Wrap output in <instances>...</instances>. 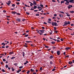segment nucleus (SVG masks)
Here are the masks:
<instances>
[{
  "label": "nucleus",
  "instance_id": "1",
  "mask_svg": "<svg viewBox=\"0 0 74 74\" xmlns=\"http://www.w3.org/2000/svg\"><path fill=\"white\" fill-rule=\"evenodd\" d=\"M67 25H70V21L66 22H64V24L63 25V26H66Z\"/></svg>",
  "mask_w": 74,
  "mask_h": 74
},
{
  "label": "nucleus",
  "instance_id": "2",
  "mask_svg": "<svg viewBox=\"0 0 74 74\" xmlns=\"http://www.w3.org/2000/svg\"><path fill=\"white\" fill-rule=\"evenodd\" d=\"M71 7H73V5H69L68 7V9H70L71 8Z\"/></svg>",
  "mask_w": 74,
  "mask_h": 74
},
{
  "label": "nucleus",
  "instance_id": "3",
  "mask_svg": "<svg viewBox=\"0 0 74 74\" xmlns=\"http://www.w3.org/2000/svg\"><path fill=\"white\" fill-rule=\"evenodd\" d=\"M57 53L58 55H60V51H58L57 52Z\"/></svg>",
  "mask_w": 74,
  "mask_h": 74
},
{
  "label": "nucleus",
  "instance_id": "4",
  "mask_svg": "<svg viewBox=\"0 0 74 74\" xmlns=\"http://www.w3.org/2000/svg\"><path fill=\"white\" fill-rule=\"evenodd\" d=\"M73 1H74V0H70V1H69V2L71 3H74Z\"/></svg>",
  "mask_w": 74,
  "mask_h": 74
},
{
  "label": "nucleus",
  "instance_id": "5",
  "mask_svg": "<svg viewBox=\"0 0 74 74\" xmlns=\"http://www.w3.org/2000/svg\"><path fill=\"white\" fill-rule=\"evenodd\" d=\"M11 1H9L8 2V3L6 2V4H11Z\"/></svg>",
  "mask_w": 74,
  "mask_h": 74
},
{
  "label": "nucleus",
  "instance_id": "6",
  "mask_svg": "<svg viewBox=\"0 0 74 74\" xmlns=\"http://www.w3.org/2000/svg\"><path fill=\"white\" fill-rule=\"evenodd\" d=\"M59 16L61 18H63V16L62 15V14L61 15V14H59Z\"/></svg>",
  "mask_w": 74,
  "mask_h": 74
},
{
  "label": "nucleus",
  "instance_id": "7",
  "mask_svg": "<svg viewBox=\"0 0 74 74\" xmlns=\"http://www.w3.org/2000/svg\"><path fill=\"white\" fill-rule=\"evenodd\" d=\"M29 63V62H28V61H26L24 63V65H26V64H27V63Z\"/></svg>",
  "mask_w": 74,
  "mask_h": 74
},
{
  "label": "nucleus",
  "instance_id": "8",
  "mask_svg": "<svg viewBox=\"0 0 74 74\" xmlns=\"http://www.w3.org/2000/svg\"><path fill=\"white\" fill-rule=\"evenodd\" d=\"M16 21H18V22H20L21 21V19H20V18L17 19Z\"/></svg>",
  "mask_w": 74,
  "mask_h": 74
},
{
  "label": "nucleus",
  "instance_id": "9",
  "mask_svg": "<svg viewBox=\"0 0 74 74\" xmlns=\"http://www.w3.org/2000/svg\"><path fill=\"white\" fill-rule=\"evenodd\" d=\"M39 31H40V32H41V33H44V32L45 31L43 30H39Z\"/></svg>",
  "mask_w": 74,
  "mask_h": 74
},
{
  "label": "nucleus",
  "instance_id": "10",
  "mask_svg": "<svg viewBox=\"0 0 74 74\" xmlns=\"http://www.w3.org/2000/svg\"><path fill=\"white\" fill-rule=\"evenodd\" d=\"M70 48H71L70 47H66L65 48V49L66 50H68V49H70Z\"/></svg>",
  "mask_w": 74,
  "mask_h": 74
},
{
  "label": "nucleus",
  "instance_id": "11",
  "mask_svg": "<svg viewBox=\"0 0 74 74\" xmlns=\"http://www.w3.org/2000/svg\"><path fill=\"white\" fill-rule=\"evenodd\" d=\"M2 45H3V46H5V43H2L1 44Z\"/></svg>",
  "mask_w": 74,
  "mask_h": 74
},
{
  "label": "nucleus",
  "instance_id": "12",
  "mask_svg": "<svg viewBox=\"0 0 74 74\" xmlns=\"http://www.w3.org/2000/svg\"><path fill=\"white\" fill-rule=\"evenodd\" d=\"M33 4H34L35 5H37V3L35 1H34V2H33Z\"/></svg>",
  "mask_w": 74,
  "mask_h": 74
},
{
  "label": "nucleus",
  "instance_id": "13",
  "mask_svg": "<svg viewBox=\"0 0 74 74\" xmlns=\"http://www.w3.org/2000/svg\"><path fill=\"white\" fill-rule=\"evenodd\" d=\"M22 55H23V57H24V56H25V52H23Z\"/></svg>",
  "mask_w": 74,
  "mask_h": 74
},
{
  "label": "nucleus",
  "instance_id": "14",
  "mask_svg": "<svg viewBox=\"0 0 74 74\" xmlns=\"http://www.w3.org/2000/svg\"><path fill=\"white\" fill-rule=\"evenodd\" d=\"M30 71H31V72H34V69H30Z\"/></svg>",
  "mask_w": 74,
  "mask_h": 74
},
{
  "label": "nucleus",
  "instance_id": "15",
  "mask_svg": "<svg viewBox=\"0 0 74 74\" xmlns=\"http://www.w3.org/2000/svg\"><path fill=\"white\" fill-rule=\"evenodd\" d=\"M53 56H51L49 58L50 59H52V58H53Z\"/></svg>",
  "mask_w": 74,
  "mask_h": 74
},
{
  "label": "nucleus",
  "instance_id": "16",
  "mask_svg": "<svg viewBox=\"0 0 74 74\" xmlns=\"http://www.w3.org/2000/svg\"><path fill=\"white\" fill-rule=\"evenodd\" d=\"M13 53H14L13 52H10L9 53V55H12V54H13Z\"/></svg>",
  "mask_w": 74,
  "mask_h": 74
},
{
  "label": "nucleus",
  "instance_id": "17",
  "mask_svg": "<svg viewBox=\"0 0 74 74\" xmlns=\"http://www.w3.org/2000/svg\"><path fill=\"white\" fill-rule=\"evenodd\" d=\"M54 24L55 26H57V23L56 22H54Z\"/></svg>",
  "mask_w": 74,
  "mask_h": 74
},
{
  "label": "nucleus",
  "instance_id": "18",
  "mask_svg": "<svg viewBox=\"0 0 74 74\" xmlns=\"http://www.w3.org/2000/svg\"><path fill=\"white\" fill-rule=\"evenodd\" d=\"M64 3V1H61V4H62V3Z\"/></svg>",
  "mask_w": 74,
  "mask_h": 74
},
{
  "label": "nucleus",
  "instance_id": "19",
  "mask_svg": "<svg viewBox=\"0 0 74 74\" xmlns=\"http://www.w3.org/2000/svg\"><path fill=\"white\" fill-rule=\"evenodd\" d=\"M37 8V6H36L34 5V9H36Z\"/></svg>",
  "mask_w": 74,
  "mask_h": 74
},
{
  "label": "nucleus",
  "instance_id": "20",
  "mask_svg": "<svg viewBox=\"0 0 74 74\" xmlns=\"http://www.w3.org/2000/svg\"><path fill=\"white\" fill-rule=\"evenodd\" d=\"M12 14H16V12H12Z\"/></svg>",
  "mask_w": 74,
  "mask_h": 74
},
{
  "label": "nucleus",
  "instance_id": "21",
  "mask_svg": "<svg viewBox=\"0 0 74 74\" xmlns=\"http://www.w3.org/2000/svg\"><path fill=\"white\" fill-rule=\"evenodd\" d=\"M14 65H15V66H16L17 65H18V64L17 63H16L14 64Z\"/></svg>",
  "mask_w": 74,
  "mask_h": 74
},
{
  "label": "nucleus",
  "instance_id": "22",
  "mask_svg": "<svg viewBox=\"0 0 74 74\" xmlns=\"http://www.w3.org/2000/svg\"><path fill=\"white\" fill-rule=\"evenodd\" d=\"M72 63H73V62H69V64H72Z\"/></svg>",
  "mask_w": 74,
  "mask_h": 74
},
{
  "label": "nucleus",
  "instance_id": "23",
  "mask_svg": "<svg viewBox=\"0 0 74 74\" xmlns=\"http://www.w3.org/2000/svg\"><path fill=\"white\" fill-rule=\"evenodd\" d=\"M56 29H57L56 27H54V30H56Z\"/></svg>",
  "mask_w": 74,
  "mask_h": 74
},
{
  "label": "nucleus",
  "instance_id": "24",
  "mask_svg": "<svg viewBox=\"0 0 74 74\" xmlns=\"http://www.w3.org/2000/svg\"><path fill=\"white\" fill-rule=\"evenodd\" d=\"M15 58V57H12V58H11V59H14Z\"/></svg>",
  "mask_w": 74,
  "mask_h": 74
},
{
  "label": "nucleus",
  "instance_id": "25",
  "mask_svg": "<svg viewBox=\"0 0 74 74\" xmlns=\"http://www.w3.org/2000/svg\"><path fill=\"white\" fill-rule=\"evenodd\" d=\"M15 4H12V7H15Z\"/></svg>",
  "mask_w": 74,
  "mask_h": 74
},
{
  "label": "nucleus",
  "instance_id": "26",
  "mask_svg": "<svg viewBox=\"0 0 74 74\" xmlns=\"http://www.w3.org/2000/svg\"><path fill=\"white\" fill-rule=\"evenodd\" d=\"M5 67L6 68H8V65H6Z\"/></svg>",
  "mask_w": 74,
  "mask_h": 74
},
{
  "label": "nucleus",
  "instance_id": "27",
  "mask_svg": "<svg viewBox=\"0 0 74 74\" xmlns=\"http://www.w3.org/2000/svg\"><path fill=\"white\" fill-rule=\"evenodd\" d=\"M50 64H53V62H52L50 61Z\"/></svg>",
  "mask_w": 74,
  "mask_h": 74
},
{
  "label": "nucleus",
  "instance_id": "28",
  "mask_svg": "<svg viewBox=\"0 0 74 74\" xmlns=\"http://www.w3.org/2000/svg\"><path fill=\"white\" fill-rule=\"evenodd\" d=\"M40 7H44V5L42 4H40Z\"/></svg>",
  "mask_w": 74,
  "mask_h": 74
},
{
  "label": "nucleus",
  "instance_id": "29",
  "mask_svg": "<svg viewBox=\"0 0 74 74\" xmlns=\"http://www.w3.org/2000/svg\"><path fill=\"white\" fill-rule=\"evenodd\" d=\"M29 73H30V71H28L27 72V74H29Z\"/></svg>",
  "mask_w": 74,
  "mask_h": 74
},
{
  "label": "nucleus",
  "instance_id": "30",
  "mask_svg": "<svg viewBox=\"0 0 74 74\" xmlns=\"http://www.w3.org/2000/svg\"><path fill=\"white\" fill-rule=\"evenodd\" d=\"M60 12H61V13H62V14H64V13L62 11H60Z\"/></svg>",
  "mask_w": 74,
  "mask_h": 74
},
{
  "label": "nucleus",
  "instance_id": "31",
  "mask_svg": "<svg viewBox=\"0 0 74 74\" xmlns=\"http://www.w3.org/2000/svg\"><path fill=\"white\" fill-rule=\"evenodd\" d=\"M72 14H73V13H74V11H71L70 12Z\"/></svg>",
  "mask_w": 74,
  "mask_h": 74
},
{
  "label": "nucleus",
  "instance_id": "32",
  "mask_svg": "<svg viewBox=\"0 0 74 74\" xmlns=\"http://www.w3.org/2000/svg\"><path fill=\"white\" fill-rule=\"evenodd\" d=\"M28 36H29V35L27 34V35H25V37H27Z\"/></svg>",
  "mask_w": 74,
  "mask_h": 74
},
{
  "label": "nucleus",
  "instance_id": "33",
  "mask_svg": "<svg viewBox=\"0 0 74 74\" xmlns=\"http://www.w3.org/2000/svg\"><path fill=\"white\" fill-rule=\"evenodd\" d=\"M40 69V70H42V67H41Z\"/></svg>",
  "mask_w": 74,
  "mask_h": 74
},
{
  "label": "nucleus",
  "instance_id": "34",
  "mask_svg": "<svg viewBox=\"0 0 74 74\" xmlns=\"http://www.w3.org/2000/svg\"><path fill=\"white\" fill-rule=\"evenodd\" d=\"M49 21H51V18H49L48 19Z\"/></svg>",
  "mask_w": 74,
  "mask_h": 74
},
{
  "label": "nucleus",
  "instance_id": "35",
  "mask_svg": "<svg viewBox=\"0 0 74 74\" xmlns=\"http://www.w3.org/2000/svg\"><path fill=\"white\" fill-rule=\"evenodd\" d=\"M66 16H70V15L69 14L67 15H66Z\"/></svg>",
  "mask_w": 74,
  "mask_h": 74
},
{
  "label": "nucleus",
  "instance_id": "36",
  "mask_svg": "<svg viewBox=\"0 0 74 74\" xmlns=\"http://www.w3.org/2000/svg\"><path fill=\"white\" fill-rule=\"evenodd\" d=\"M26 14H27V15H29L30 14V13H28L27 12H26Z\"/></svg>",
  "mask_w": 74,
  "mask_h": 74
},
{
  "label": "nucleus",
  "instance_id": "37",
  "mask_svg": "<svg viewBox=\"0 0 74 74\" xmlns=\"http://www.w3.org/2000/svg\"><path fill=\"white\" fill-rule=\"evenodd\" d=\"M51 43L52 44H55V42H51Z\"/></svg>",
  "mask_w": 74,
  "mask_h": 74
},
{
  "label": "nucleus",
  "instance_id": "38",
  "mask_svg": "<svg viewBox=\"0 0 74 74\" xmlns=\"http://www.w3.org/2000/svg\"><path fill=\"white\" fill-rule=\"evenodd\" d=\"M3 61H4V62H5V61H6V60H5V59H3Z\"/></svg>",
  "mask_w": 74,
  "mask_h": 74
},
{
  "label": "nucleus",
  "instance_id": "39",
  "mask_svg": "<svg viewBox=\"0 0 74 74\" xmlns=\"http://www.w3.org/2000/svg\"><path fill=\"white\" fill-rule=\"evenodd\" d=\"M48 23H51V22L49 21H47Z\"/></svg>",
  "mask_w": 74,
  "mask_h": 74
},
{
  "label": "nucleus",
  "instance_id": "40",
  "mask_svg": "<svg viewBox=\"0 0 74 74\" xmlns=\"http://www.w3.org/2000/svg\"><path fill=\"white\" fill-rule=\"evenodd\" d=\"M36 16H39L40 15V14H36Z\"/></svg>",
  "mask_w": 74,
  "mask_h": 74
},
{
  "label": "nucleus",
  "instance_id": "41",
  "mask_svg": "<svg viewBox=\"0 0 74 74\" xmlns=\"http://www.w3.org/2000/svg\"><path fill=\"white\" fill-rule=\"evenodd\" d=\"M33 4L32 3L30 4V6H33Z\"/></svg>",
  "mask_w": 74,
  "mask_h": 74
},
{
  "label": "nucleus",
  "instance_id": "42",
  "mask_svg": "<svg viewBox=\"0 0 74 74\" xmlns=\"http://www.w3.org/2000/svg\"><path fill=\"white\" fill-rule=\"evenodd\" d=\"M19 69H22V68H23V66H21L19 67Z\"/></svg>",
  "mask_w": 74,
  "mask_h": 74
},
{
  "label": "nucleus",
  "instance_id": "43",
  "mask_svg": "<svg viewBox=\"0 0 74 74\" xmlns=\"http://www.w3.org/2000/svg\"><path fill=\"white\" fill-rule=\"evenodd\" d=\"M54 16H57V14H54Z\"/></svg>",
  "mask_w": 74,
  "mask_h": 74
},
{
  "label": "nucleus",
  "instance_id": "44",
  "mask_svg": "<svg viewBox=\"0 0 74 74\" xmlns=\"http://www.w3.org/2000/svg\"><path fill=\"white\" fill-rule=\"evenodd\" d=\"M17 15H20V14L19 13H16Z\"/></svg>",
  "mask_w": 74,
  "mask_h": 74
},
{
  "label": "nucleus",
  "instance_id": "45",
  "mask_svg": "<svg viewBox=\"0 0 74 74\" xmlns=\"http://www.w3.org/2000/svg\"><path fill=\"white\" fill-rule=\"evenodd\" d=\"M55 69L54 68L52 70V71H55Z\"/></svg>",
  "mask_w": 74,
  "mask_h": 74
},
{
  "label": "nucleus",
  "instance_id": "46",
  "mask_svg": "<svg viewBox=\"0 0 74 74\" xmlns=\"http://www.w3.org/2000/svg\"><path fill=\"white\" fill-rule=\"evenodd\" d=\"M16 3L17 5H19V2H18L17 3Z\"/></svg>",
  "mask_w": 74,
  "mask_h": 74
},
{
  "label": "nucleus",
  "instance_id": "47",
  "mask_svg": "<svg viewBox=\"0 0 74 74\" xmlns=\"http://www.w3.org/2000/svg\"><path fill=\"white\" fill-rule=\"evenodd\" d=\"M26 42H28V43H29V42H30V41H26Z\"/></svg>",
  "mask_w": 74,
  "mask_h": 74
},
{
  "label": "nucleus",
  "instance_id": "48",
  "mask_svg": "<svg viewBox=\"0 0 74 74\" xmlns=\"http://www.w3.org/2000/svg\"><path fill=\"white\" fill-rule=\"evenodd\" d=\"M2 70L3 72H5V70H4L2 69Z\"/></svg>",
  "mask_w": 74,
  "mask_h": 74
},
{
  "label": "nucleus",
  "instance_id": "49",
  "mask_svg": "<svg viewBox=\"0 0 74 74\" xmlns=\"http://www.w3.org/2000/svg\"><path fill=\"white\" fill-rule=\"evenodd\" d=\"M52 25L53 26H54V25H55L54 24V23H52Z\"/></svg>",
  "mask_w": 74,
  "mask_h": 74
},
{
  "label": "nucleus",
  "instance_id": "50",
  "mask_svg": "<svg viewBox=\"0 0 74 74\" xmlns=\"http://www.w3.org/2000/svg\"><path fill=\"white\" fill-rule=\"evenodd\" d=\"M45 48H49V47H48L47 46H45Z\"/></svg>",
  "mask_w": 74,
  "mask_h": 74
},
{
  "label": "nucleus",
  "instance_id": "51",
  "mask_svg": "<svg viewBox=\"0 0 74 74\" xmlns=\"http://www.w3.org/2000/svg\"><path fill=\"white\" fill-rule=\"evenodd\" d=\"M53 40H54V41H56V39H52Z\"/></svg>",
  "mask_w": 74,
  "mask_h": 74
},
{
  "label": "nucleus",
  "instance_id": "52",
  "mask_svg": "<svg viewBox=\"0 0 74 74\" xmlns=\"http://www.w3.org/2000/svg\"><path fill=\"white\" fill-rule=\"evenodd\" d=\"M43 23H44V24H45V25H47V23L45 22H44Z\"/></svg>",
  "mask_w": 74,
  "mask_h": 74
},
{
  "label": "nucleus",
  "instance_id": "53",
  "mask_svg": "<svg viewBox=\"0 0 74 74\" xmlns=\"http://www.w3.org/2000/svg\"><path fill=\"white\" fill-rule=\"evenodd\" d=\"M3 12H4V13H5V12H6V11H5V10H3Z\"/></svg>",
  "mask_w": 74,
  "mask_h": 74
},
{
  "label": "nucleus",
  "instance_id": "54",
  "mask_svg": "<svg viewBox=\"0 0 74 74\" xmlns=\"http://www.w3.org/2000/svg\"><path fill=\"white\" fill-rule=\"evenodd\" d=\"M5 47V46H2V48H4Z\"/></svg>",
  "mask_w": 74,
  "mask_h": 74
},
{
  "label": "nucleus",
  "instance_id": "55",
  "mask_svg": "<svg viewBox=\"0 0 74 74\" xmlns=\"http://www.w3.org/2000/svg\"><path fill=\"white\" fill-rule=\"evenodd\" d=\"M57 42H60V40H57Z\"/></svg>",
  "mask_w": 74,
  "mask_h": 74
},
{
  "label": "nucleus",
  "instance_id": "56",
  "mask_svg": "<svg viewBox=\"0 0 74 74\" xmlns=\"http://www.w3.org/2000/svg\"><path fill=\"white\" fill-rule=\"evenodd\" d=\"M66 3H67V4H69V2L68 1H67L66 2Z\"/></svg>",
  "mask_w": 74,
  "mask_h": 74
},
{
  "label": "nucleus",
  "instance_id": "57",
  "mask_svg": "<svg viewBox=\"0 0 74 74\" xmlns=\"http://www.w3.org/2000/svg\"><path fill=\"white\" fill-rule=\"evenodd\" d=\"M69 56H66L65 58H69Z\"/></svg>",
  "mask_w": 74,
  "mask_h": 74
},
{
  "label": "nucleus",
  "instance_id": "58",
  "mask_svg": "<svg viewBox=\"0 0 74 74\" xmlns=\"http://www.w3.org/2000/svg\"><path fill=\"white\" fill-rule=\"evenodd\" d=\"M53 49H54L56 47H53Z\"/></svg>",
  "mask_w": 74,
  "mask_h": 74
},
{
  "label": "nucleus",
  "instance_id": "59",
  "mask_svg": "<svg viewBox=\"0 0 74 74\" xmlns=\"http://www.w3.org/2000/svg\"><path fill=\"white\" fill-rule=\"evenodd\" d=\"M66 14V15H68L69 14V13L68 12H66L65 13Z\"/></svg>",
  "mask_w": 74,
  "mask_h": 74
},
{
  "label": "nucleus",
  "instance_id": "60",
  "mask_svg": "<svg viewBox=\"0 0 74 74\" xmlns=\"http://www.w3.org/2000/svg\"><path fill=\"white\" fill-rule=\"evenodd\" d=\"M43 39L44 40V41H45V38H43Z\"/></svg>",
  "mask_w": 74,
  "mask_h": 74
},
{
  "label": "nucleus",
  "instance_id": "61",
  "mask_svg": "<svg viewBox=\"0 0 74 74\" xmlns=\"http://www.w3.org/2000/svg\"><path fill=\"white\" fill-rule=\"evenodd\" d=\"M39 34H40V35H42V33H39Z\"/></svg>",
  "mask_w": 74,
  "mask_h": 74
},
{
  "label": "nucleus",
  "instance_id": "62",
  "mask_svg": "<svg viewBox=\"0 0 74 74\" xmlns=\"http://www.w3.org/2000/svg\"><path fill=\"white\" fill-rule=\"evenodd\" d=\"M33 74H36V73L34 72L33 73Z\"/></svg>",
  "mask_w": 74,
  "mask_h": 74
},
{
  "label": "nucleus",
  "instance_id": "63",
  "mask_svg": "<svg viewBox=\"0 0 74 74\" xmlns=\"http://www.w3.org/2000/svg\"><path fill=\"white\" fill-rule=\"evenodd\" d=\"M25 7H27V5L25 4Z\"/></svg>",
  "mask_w": 74,
  "mask_h": 74
},
{
  "label": "nucleus",
  "instance_id": "64",
  "mask_svg": "<svg viewBox=\"0 0 74 74\" xmlns=\"http://www.w3.org/2000/svg\"><path fill=\"white\" fill-rule=\"evenodd\" d=\"M19 71H17V73H19Z\"/></svg>",
  "mask_w": 74,
  "mask_h": 74
}]
</instances>
